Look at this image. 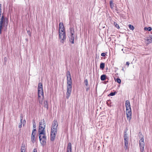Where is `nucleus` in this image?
Masks as SVG:
<instances>
[{"label": "nucleus", "instance_id": "nucleus-1", "mask_svg": "<svg viewBox=\"0 0 152 152\" xmlns=\"http://www.w3.org/2000/svg\"><path fill=\"white\" fill-rule=\"evenodd\" d=\"M67 77V92L66 98L68 99L70 96L72 91V82L70 72L68 71L66 72Z\"/></svg>", "mask_w": 152, "mask_h": 152}, {"label": "nucleus", "instance_id": "nucleus-2", "mask_svg": "<svg viewBox=\"0 0 152 152\" xmlns=\"http://www.w3.org/2000/svg\"><path fill=\"white\" fill-rule=\"evenodd\" d=\"M126 109V115L127 119L129 121L132 118V110L130 104L129 100H127L125 102Z\"/></svg>", "mask_w": 152, "mask_h": 152}, {"label": "nucleus", "instance_id": "nucleus-3", "mask_svg": "<svg viewBox=\"0 0 152 152\" xmlns=\"http://www.w3.org/2000/svg\"><path fill=\"white\" fill-rule=\"evenodd\" d=\"M46 124L45 122L44 119L41 120L39 123V126L38 129V133L43 134L44 132H45V127Z\"/></svg>", "mask_w": 152, "mask_h": 152}, {"label": "nucleus", "instance_id": "nucleus-4", "mask_svg": "<svg viewBox=\"0 0 152 152\" xmlns=\"http://www.w3.org/2000/svg\"><path fill=\"white\" fill-rule=\"evenodd\" d=\"M39 140L41 144L43 146L46 143L47 139L46 136L45 132H44L43 134L39 133Z\"/></svg>", "mask_w": 152, "mask_h": 152}, {"label": "nucleus", "instance_id": "nucleus-5", "mask_svg": "<svg viewBox=\"0 0 152 152\" xmlns=\"http://www.w3.org/2000/svg\"><path fill=\"white\" fill-rule=\"evenodd\" d=\"M38 99L40 104H42L44 99L43 89H38Z\"/></svg>", "mask_w": 152, "mask_h": 152}, {"label": "nucleus", "instance_id": "nucleus-6", "mask_svg": "<svg viewBox=\"0 0 152 152\" xmlns=\"http://www.w3.org/2000/svg\"><path fill=\"white\" fill-rule=\"evenodd\" d=\"M141 139L139 141V147L140 152H144L145 147V142L143 136L142 135Z\"/></svg>", "mask_w": 152, "mask_h": 152}, {"label": "nucleus", "instance_id": "nucleus-7", "mask_svg": "<svg viewBox=\"0 0 152 152\" xmlns=\"http://www.w3.org/2000/svg\"><path fill=\"white\" fill-rule=\"evenodd\" d=\"M59 38L60 41L61 42L63 43L64 40L66 39V35L64 31H59Z\"/></svg>", "mask_w": 152, "mask_h": 152}, {"label": "nucleus", "instance_id": "nucleus-8", "mask_svg": "<svg viewBox=\"0 0 152 152\" xmlns=\"http://www.w3.org/2000/svg\"><path fill=\"white\" fill-rule=\"evenodd\" d=\"M7 18H4V16L2 15L0 19V34H1V29L2 28L3 24H5V22L7 23Z\"/></svg>", "mask_w": 152, "mask_h": 152}, {"label": "nucleus", "instance_id": "nucleus-9", "mask_svg": "<svg viewBox=\"0 0 152 152\" xmlns=\"http://www.w3.org/2000/svg\"><path fill=\"white\" fill-rule=\"evenodd\" d=\"M56 133L57 132H53H53L51 131L50 137V140L51 141H53L55 140Z\"/></svg>", "mask_w": 152, "mask_h": 152}, {"label": "nucleus", "instance_id": "nucleus-10", "mask_svg": "<svg viewBox=\"0 0 152 152\" xmlns=\"http://www.w3.org/2000/svg\"><path fill=\"white\" fill-rule=\"evenodd\" d=\"M59 31H65L64 27L62 23L61 22L59 23Z\"/></svg>", "mask_w": 152, "mask_h": 152}, {"label": "nucleus", "instance_id": "nucleus-11", "mask_svg": "<svg viewBox=\"0 0 152 152\" xmlns=\"http://www.w3.org/2000/svg\"><path fill=\"white\" fill-rule=\"evenodd\" d=\"M67 152H72V145L70 142L68 143L67 148Z\"/></svg>", "mask_w": 152, "mask_h": 152}, {"label": "nucleus", "instance_id": "nucleus-12", "mask_svg": "<svg viewBox=\"0 0 152 152\" xmlns=\"http://www.w3.org/2000/svg\"><path fill=\"white\" fill-rule=\"evenodd\" d=\"M69 37V40L70 42L72 44L74 43V35L73 34V35H71L70 37Z\"/></svg>", "mask_w": 152, "mask_h": 152}, {"label": "nucleus", "instance_id": "nucleus-13", "mask_svg": "<svg viewBox=\"0 0 152 152\" xmlns=\"http://www.w3.org/2000/svg\"><path fill=\"white\" fill-rule=\"evenodd\" d=\"M146 40L147 41L148 43H151L152 42V36L147 37L146 38Z\"/></svg>", "mask_w": 152, "mask_h": 152}, {"label": "nucleus", "instance_id": "nucleus-14", "mask_svg": "<svg viewBox=\"0 0 152 152\" xmlns=\"http://www.w3.org/2000/svg\"><path fill=\"white\" fill-rule=\"evenodd\" d=\"M58 126H52V128L51 129V131L57 132V131Z\"/></svg>", "mask_w": 152, "mask_h": 152}, {"label": "nucleus", "instance_id": "nucleus-15", "mask_svg": "<svg viewBox=\"0 0 152 152\" xmlns=\"http://www.w3.org/2000/svg\"><path fill=\"white\" fill-rule=\"evenodd\" d=\"M31 141L32 142L34 143L36 142V136H31Z\"/></svg>", "mask_w": 152, "mask_h": 152}, {"label": "nucleus", "instance_id": "nucleus-16", "mask_svg": "<svg viewBox=\"0 0 152 152\" xmlns=\"http://www.w3.org/2000/svg\"><path fill=\"white\" fill-rule=\"evenodd\" d=\"M124 141H129V136L127 134H124Z\"/></svg>", "mask_w": 152, "mask_h": 152}, {"label": "nucleus", "instance_id": "nucleus-17", "mask_svg": "<svg viewBox=\"0 0 152 152\" xmlns=\"http://www.w3.org/2000/svg\"><path fill=\"white\" fill-rule=\"evenodd\" d=\"M44 107L46 108L47 110L48 109V101L46 100L44 101Z\"/></svg>", "mask_w": 152, "mask_h": 152}, {"label": "nucleus", "instance_id": "nucleus-18", "mask_svg": "<svg viewBox=\"0 0 152 152\" xmlns=\"http://www.w3.org/2000/svg\"><path fill=\"white\" fill-rule=\"evenodd\" d=\"M25 145H22L21 146V152H25Z\"/></svg>", "mask_w": 152, "mask_h": 152}, {"label": "nucleus", "instance_id": "nucleus-19", "mask_svg": "<svg viewBox=\"0 0 152 152\" xmlns=\"http://www.w3.org/2000/svg\"><path fill=\"white\" fill-rule=\"evenodd\" d=\"M110 8L113 9L114 7V4L113 3V1H110Z\"/></svg>", "mask_w": 152, "mask_h": 152}, {"label": "nucleus", "instance_id": "nucleus-20", "mask_svg": "<svg viewBox=\"0 0 152 152\" xmlns=\"http://www.w3.org/2000/svg\"><path fill=\"white\" fill-rule=\"evenodd\" d=\"M106 75H103L101 76L100 79L102 81H104L105 80Z\"/></svg>", "mask_w": 152, "mask_h": 152}, {"label": "nucleus", "instance_id": "nucleus-21", "mask_svg": "<svg viewBox=\"0 0 152 152\" xmlns=\"http://www.w3.org/2000/svg\"><path fill=\"white\" fill-rule=\"evenodd\" d=\"M70 30V32L71 34V35H73V34H74V28H73L70 27L69 28Z\"/></svg>", "mask_w": 152, "mask_h": 152}, {"label": "nucleus", "instance_id": "nucleus-22", "mask_svg": "<svg viewBox=\"0 0 152 152\" xmlns=\"http://www.w3.org/2000/svg\"><path fill=\"white\" fill-rule=\"evenodd\" d=\"M38 89H43L42 85L41 83H39Z\"/></svg>", "mask_w": 152, "mask_h": 152}, {"label": "nucleus", "instance_id": "nucleus-23", "mask_svg": "<svg viewBox=\"0 0 152 152\" xmlns=\"http://www.w3.org/2000/svg\"><path fill=\"white\" fill-rule=\"evenodd\" d=\"M38 89H43L42 85L41 83H39Z\"/></svg>", "mask_w": 152, "mask_h": 152}, {"label": "nucleus", "instance_id": "nucleus-24", "mask_svg": "<svg viewBox=\"0 0 152 152\" xmlns=\"http://www.w3.org/2000/svg\"><path fill=\"white\" fill-rule=\"evenodd\" d=\"M105 66V64L104 63H101L100 64V69H103Z\"/></svg>", "mask_w": 152, "mask_h": 152}, {"label": "nucleus", "instance_id": "nucleus-25", "mask_svg": "<svg viewBox=\"0 0 152 152\" xmlns=\"http://www.w3.org/2000/svg\"><path fill=\"white\" fill-rule=\"evenodd\" d=\"M52 125L54 126H58V123H57V121L56 120H55L53 122V124Z\"/></svg>", "mask_w": 152, "mask_h": 152}, {"label": "nucleus", "instance_id": "nucleus-26", "mask_svg": "<svg viewBox=\"0 0 152 152\" xmlns=\"http://www.w3.org/2000/svg\"><path fill=\"white\" fill-rule=\"evenodd\" d=\"M144 29L145 30H147L148 31H150L151 30L152 28L150 27H145L144 28Z\"/></svg>", "mask_w": 152, "mask_h": 152}, {"label": "nucleus", "instance_id": "nucleus-27", "mask_svg": "<svg viewBox=\"0 0 152 152\" xmlns=\"http://www.w3.org/2000/svg\"><path fill=\"white\" fill-rule=\"evenodd\" d=\"M116 93V92H112L110 93V94L108 95L109 96H113L115 95V94Z\"/></svg>", "mask_w": 152, "mask_h": 152}, {"label": "nucleus", "instance_id": "nucleus-28", "mask_svg": "<svg viewBox=\"0 0 152 152\" xmlns=\"http://www.w3.org/2000/svg\"><path fill=\"white\" fill-rule=\"evenodd\" d=\"M114 25L117 28L119 29L120 28V27L119 25L116 22H114Z\"/></svg>", "mask_w": 152, "mask_h": 152}, {"label": "nucleus", "instance_id": "nucleus-29", "mask_svg": "<svg viewBox=\"0 0 152 152\" xmlns=\"http://www.w3.org/2000/svg\"><path fill=\"white\" fill-rule=\"evenodd\" d=\"M129 28L131 30H133L134 29V27L133 26H132L131 25H129Z\"/></svg>", "mask_w": 152, "mask_h": 152}, {"label": "nucleus", "instance_id": "nucleus-30", "mask_svg": "<svg viewBox=\"0 0 152 152\" xmlns=\"http://www.w3.org/2000/svg\"><path fill=\"white\" fill-rule=\"evenodd\" d=\"M84 83L85 84V85H86V86H88V80L87 79L85 80Z\"/></svg>", "mask_w": 152, "mask_h": 152}, {"label": "nucleus", "instance_id": "nucleus-31", "mask_svg": "<svg viewBox=\"0 0 152 152\" xmlns=\"http://www.w3.org/2000/svg\"><path fill=\"white\" fill-rule=\"evenodd\" d=\"M115 81L119 83H121V80L119 78H117Z\"/></svg>", "mask_w": 152, "mask_h": 152}, {"label": "nucleus", "instance_id": "nucleus-32", "mask_svg": "<svg viewBox=\"0 0 152 152\" xmlns=\"http://www.w3.org/2000/svg\"><path fill=\"white\" fill-rule=\"evenodd\" d=\"M36 132H32L31 136H36Z\"/></svg>", "mask_w": 152, "mask_h": 152}, {"label": "nucleus", "instance_id": "nucleus-33", "mask_svg": "<svg viewBox=\"0 0 152 152\" xmlns=\"http://www.w3.org/2000/svg\"><path fill=\"white\" fill-rule=\"evenodd\" d=\"M128 141H124V145H127V146H128Z\"/></svg>", "mask_w": 152, "mask_h": 152}, {"label": "nucleus", "instance_id": "nucleus-34", "mask_svg": "<svg viewBox=\"0 0 152 152\" xmlns=\"http://www.w3.org/2000/svg\"><path fill=\"white\" fill-rule=\"evenodd\" d=\"M22 124V123H20L18 125V127L19 128H21Z\"/></svg>", "mask_w": 152, "mask_h": 152}, {"label": "nucleus", "instance_id": "nucleus-35", "mask_svg": "<svg viewBox=\"0 0 152 152\" xmlns=\"http://www.w3.org/2000/svg\"><path fill=\"white\" fill-rule=\"evenodd\" d=\"M106 54L104 53H102L101 54V56H105V55H106Z\"/></svg>", "mask_w": 152, "mask_h": 152}, {"label": "nucleus", "instance_id": "nucleus-36", "mask_svg": "<svg viewBox=\"0 0 152 152\" xmlns=\"http://www.w3.org/2000/svg\"><path fill=\"white\" fill-rule=\"evenodd\" d=\"M128 146L127 145H124V148L125 150H126L127 149H128Z\"/></svg>", "mask_w": 152, "mask_h": 152}, {"label": "nucleus", "instance_id": "nucleus-37", "mask_svg": "<svg viewBox=\"0 0 152 152\" xmlns=\"http://www.w3.org/2000/svg\"><path fill=\"white\" fill-rule=\"evenodd\" d=\"M129 63L128 61L126 62V65H127L128 66H129Z\"/></svg>", "mask_w": 152, "mask_h": 152}, {"label": "nucleus", "instance_id": "nucleus-38", "mask_svg": "<svg viewBox=\"0 0 152 152\" xmlns=\"http://www.w3.org/2000/svg\"><path fill=\"white\" fill-rule=\"evenodd\" d=\"M33 152H37V149H36V148L34 149Z\"/></svg>", "mask_w": 152, "mask_h": 152}, {"label": "nucleus", "instance_id": "nucleus-39", "mask_svg": "<svg viewBox=\"0 0 152 152\" xmlns=\"http://www.w3.org/2000/svg\"><path fill=\"white\" fill-rule=\"evenodd\" d=\"M27 32H28V34L29 35V36H31V34L30 33V31H27Z\"/></svg>", "mask_w": 152, "mask_h": 152}, {"label": "nucleus", "instance_id": "nucleus-40", "mask_svg": "<svg viewBox=\"0 0 152 152\" xmlns=\"http://www.w3.org/2000/svg\"><path fill=\"white\" fill-rule=\"evenodd\" d=\"M33 127L34 128H35L36 127V125L34 124H33Z\"/></svg>", "mask_w": 152, "mask_h": 152}, {"label": "nucleus", "instance_id": "nucleus-41", "mask_svg": "<svg viewBox=\"0 0 152 152\" xmlns=\"http://www.w3.org/2000/svg\"><path fill=\"white\" fill-rule=\"evenodd\" d=\"M36 129H34L33 130H32V132H36Z\"/></svg>", "mask_w": 152, "mask_h": 152}, {"label": "nucleus", "instance_id": "nucleus-42", "mask_svg": "<svg viewBox=\"0 0 152 152\" xmlns=\"http://www.w3.org/2000/svg\"><path fill=\"white\" fill-rule=\"evenodd\" d=\"M20 118V119H23V117L22 115H21Z\"/></svg>", "mask_w": 152, "mask_h": 152}, {"label": "nucleus", "instance_id": "nucleus-43", "mask_svg": "<svg viewBox=\"0 0 152 152\" xmlns=\"http://www.w3.org/2000/svg\"><path fill=\"white\" fill-rule=\"evenodd\" d=\"M127 129L126 130H125V132H124V134H127Z\"/></svg>", "mask_w": 152, "mask_h": 152}, {"label": "nucleus", "instance_id": "nucleus-44", "mask_svg": "<svg viewBox=\"0 0 152 152\" xmlns=\"http://www.w3.org/2000/svg\"><path fill=\"white\" fill-rule=\"evenodd\" d=\"M1 9H0V14H1Z\"/></svg>", "mask_w": 152, "mask_h": 152}, {"label": "nucleus", "instance_id": "nucleus-45", "mask_svg": "<svg viewBox=\"0 0 152 152\" xmlns=\"http://www.w3.org/2000/svg\"><path fill=\"white\" fill-rule=\"evenodd\" d=\"M22 121H23V119H20V123H22Z\"/></svg>", "mask_w": 152, "mask_h": 152}, {"label": "nucleus", "instance_id": "nucleus-46", "mask_svg": "<svg viewBox=\"0 0 152 152\" xmlns=\"http://www.w3.org/2000/svg\"><path fill=\"white\" fill-rule=\"evenodd\" d=\"M0 9H1V4H0Z\"/></svg>", "mask_w": 152, "mask_h": 152}, {"label": "nucleus", "instance_id": "nucleus-47", "mask_svg": "<svg viewBox=\"0 0 152 152\" xmlns=\"http://www.w3.org/2000/svg\"><path fill=\"white\" fill-rule=\"evenodd\" d=\"M24 122L25 123V122H26V120H23V123H24Z\"/></svg>", "mask_w": 152, "mask_h": 152}, {"label": "nucleus", "instance_id": "nucleus-48", "mask_svg": "<svg viewBox=\"0 0 152 152\" xmlns=\"http://www.w3.org/2000/svg\"><path fill=\"white\" fill-rule=\"evenodd\" d=\"M122 70L123 71H124V68H122Z\"/></svg>", "mask_w": 152, "mask_h": 152}, {"label": "nucleus", "instance_id": "nucleus-49", "mask_svg": "<svg viewBox=\"0 0 152 152\" xmlns=\"http://www.w3.org/2000/svg\"><path fill=\"white\" fill-rule=\"evenodd\" d=\"M88 90V88H86V91H87Z\"/></svg>", "mask_w": 152, "mask_h": 152}, {"label": "nucleus", "instance_id": "nucleus-50", "mask_svg": "<svg viewBox=\"0 0 152 152\" xmlns=\"http://www.w3.org/2000/svg\"><path fill=\"white\" fill-rule=\"evenodd\" d=\"M116 10V11H118V9H117V8H116V10Z\"/></svg>", "mask_w": 152, "mask_h": 152}, {"label": "nucleus", "instance_id": "nucleus-51", "mask_svg": "<svg viewBox=\"0 0 152 152\" xmlns=\"http://www.w3.org/2000/svg\"><path fill=\"white\" fill-rule=\"evenodd\" d=\"M123 50H124V49H122V51H123Z\"/></svg>", "mask_w": 152, "mask_h": 152}, {"label": "nucleus", "instance_id": "nucleus-52", "mask_svg": "<svg viewBox=\"0 0 152 152\" xmlns=\"http://www.w3.org/2000/svg\"><path fill=\"white\" fill-rule=\"evenodd\" d=\"M123 53H125L124 52V51H123Z\"/></svg>", "mask_w": 152, "mask_h": 152}]
</instances>
